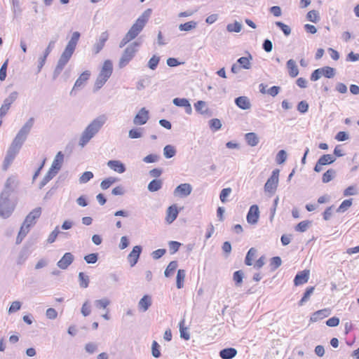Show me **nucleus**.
<instances>
[{
	"mask_svg": "<svg viewBox=\"0 0 359 359\" xmlns=\"http://www.w3.org/2000/svg\"><path fill=\"white\" fill-rule=\"evenodd\" d=\"M80 36L81 34L77 31L72 33V36L68 41L65 50L61 54L57 61V65L54 69L53 79H55L60 74L65 65L71 59L76 50Z\"/></svg>",
	"mask_w": 359,
	"mask_h": 359,
	"instance_id": "nucleus-1",
	"label": "nucleus"
},
{
	"mask_svg": "<svg viewBox=\"0 0 359 359\" xmlns=\"http://www.w3.org/2000/svg\"><path fill=\"white\" fill-rule=\"evenodd\" d=\"M107 116L101 114L93 119L81 133L79 144L84 147L102 129L107 121Z\"/></svg>",
	"mask_w": 359,
	"mask_h": 359,
	"instance_id": "nucleus-2",
	"label": "nucleus"
},
{
	"mask_svg": "<svg viewBox=\"0 0 359 359\" xmlns=\"http://www.w3.org/2000/svg\"><path fill=\"white\" fill-rule=\"evenodd\" d=\"M151 13L150 8L147 9L135 22L131 26L130 29L128 31L126 34L132 39H135L140 33L143 30L147 22H148L149 18Z\"/></svg>",
	"mask_w": 359,
	"mask_h": 359,
	"instance_id": "nucleus-3",
	"label": "nucleus"
},
{
	"mask_svg": "<svg viewBox=\"0 0 359 359\" xmlns=\"http://www.w3.org/2000/svg\"><path fill=\"white\" fill-rule=\"evenodd\" d=\"M8 191H3L0 195V217L8 218L14 211L15 204L10 198Z\"/></svg>",
	"mask_w": 359,
	"mask_h": 359,
	"instance_id": "nucleus-4",
	"label": "nucleus"
},
{
	"mask_svg": "<svg viewBox=\"0 0 359 359\" xmlns=\"http://www.w3.org/2000/svg\"><path fill=\"white\" fill-rule=\"evenodd\" d=\"M113 72V65L111 60H107L104 62L102 69L97 77L95 83L94 90L100 89L109 78L111 76Z\"/></svg>",
	"mask_w": 359,
	"mask_h": 359,
	"instance_id": "nucleus-5",
	"label": "nucleus"
},
{
	"mask_svg": "<svg viewBox=\"0 0 359 359\" xmlns=\"http://www.w3.org/2000/svg\"><path fill=\"white\" fill-rule=\"evenodd\" d=\"M140 46V42L134 41L126 47L119 60L118 66L120 68L126 67L135 57Z\"/></svg>",
	"mask_w": 359,
	"mask_h": 359,
	"instance_id": "nucleus-6",
	"label": "nucleus"
},
{
	"mask_svg": "<svg viewBox=\"0 0 359 359\" xmlns=\"http://www.w3.org/2000/svg\"><path fill=\"white\" fill-rule=\"evenodd\" d=\"M279 180V170L276 169L272 172L271 177L266 181L264 185V189L266 192L274 193L277 189Z\"/></svg>",
	"mask_w": 359,
	"mask_h": 359,
	"instance_id": "nucleus-7",
	"label": "nucleus"
},
{
	"mask_svg": "<svg viewBox=\"0 0 359 359\" xmlns=\"http://www.w3.org/2000/svg\"><path fill=\"white\" fill-rule=\"evenodd\" d=\"M257 250L251 248L248 250V266H252L254 268L260 269L265 262L264 256L257 259Z\"/></svg>",
	"mask_w": 359,
	"mask_h": 359,
	"instance_id": "nucleus-8",
	"label": "nucleus"
},
{
	"mask_svg": "<svg viewBox=\"0 0 359 359\" xmlns=\"http://www.w3.org/2000/svg\"><path fill=\"white\" fill-rule=\"evenodd\" d=\"M149 119V111L145 107L141 108L133 118V123L136 126H142Z\"/></svg>",
	"mask_w": 359,
	"mask_h": 359,
	"instance_id": "nucleus-9",
	"label": "nucleus"
},
{
	"mask_svg": "<svg viewBox=\"0 0 359 359\" xmlns=\"http://www.w3.org/2000/svg\"><path fill=\"white\" fill-rule=\"evenodd\" d=\"M109 34L107 31H104L100 34L93 46V52L94 54H98L103 49L106 41L109 39Z\"/></svg>",
	"mask_w": 359,
	"mask_h": 359,
	"instance_id": "nucleus-10",
	"label": "nucleus"
},
{
	"mask_svg": "<svg viewBox=\"0 0 359 359\" xmlns=\"http://www.w3.org/2000/svg\"><path fill=\"white\" fill-rule=\"evenodd\" d=\"M19 151L20 149L15 148V147L11 144L4 160L3 168L4 170H7V168L10 166L16 155L18 154Z\"/></svg>",
	"mask_w": 359,
	"mask_h": 359,
	"instance_id": "nucleus-11",
	"label": "nucleus"
},
{
	"mask_svg": "<svg viewBox=\"0 0 359 359\" xmlns=\"http://www.w3.org/2000/svg\"><path fill=\"white\" fill-rule=\"evenodd\" d=\"M245 69H247V57H240L231 67V72L238 74L239 77H241L242 73L245 74Z\"/></svg>",
	"mask_w": 359,
	"mask_h": 359,
	"instance_id": "nucleus-12",
	"label": "nucleus"
},
{
	"mask_svg": "<svg viewBox=\"0 0 359 359\" xmlns=\"http://www.w3.org/2000/svg\"><path fill=\"white\" fill-rule=\"evenodd\" d=\"M192 191V187L190 184L184 183L178 185L174 190V195L180 198L187 197Z\"/></svg>",
	"mask_w": 359,
	"mask_h": 359,
	"instance_id": "nucleus-13",
	"label": "nucleus"
},
{
	"mask_svg": "<svg viewBox=\"0 0 359 359\" xmlns=\"http://www.w3.org/2000/svg\"><path fill=\"white\" fill-rule=\"evenodd\" d=\"M335 161V158L331 154H324L318 161L315 165L314 170L319 172L322 170V166L330 165Z\"/></svg>",
	"mask_w": 359,
	"mask_h": 359,
	"instance_id": "nucleus-14",
	"label": "nucleus"
},
{
	"mask_svg": "<svg viewBox=\"0 0 359 359\" xmlns=\"http://www.w3.org/2000/svg\"><path fill=\"white\" fill-rule=\"evenodd\" d=\"M142 250V248L140 245H135L128 255L127 259L131 267L134 266L137 263Z\"/></svg>",
	"mask_w": 359,
	"mask_h": 359,
	"instance_id": "nucleus-15",
	"label": "nucleus"
},
{
	"mask_svg": "<svg viewBox=\"0 0 359 359\" xmlns=\"http://www.w3.org/2000/svg\"><path fill=\"white\" fill-rule=\"evenodd\" d=\"M90 73L89 71L83 72L79 77L76 79L72 90L70 92V95H72L75 90L84 86L86 81L89 79Z\"/></svg>",
	"mask_w": 359,
	"mask_h": 359,
	"instance_id": "nucleus-16",
	"label": "nucleus"
},
{
	"mask_svg": "<svg viewBox=\"0 0 359 359\" xmlns=\"http://www.w3.org/2000/svg\"><path fill=\"white\" fill-rule=\"evenodd\" d=\"M309 276L310 271L309 269H305L297 273L294 279V285L299 286L306 283L309 279Z\"/></svg>",
	"mask_w": 359,
	"mask_h": 359,
	"instance_id": "nucleus-17",
	"label": "nucleus"
},
{
	"mask_svg": "<svg viewBox=\"0 0 359 359\" xmlns=\"http://www.w3.org/2000/svg\"><path fill=\"white\" fill-rule=\"evenodd\" d=\"M74 261V255L71 252H66L57 262V266L61 269H67Z\"/></svg>",
	"mask_w": 359,
	"mask_h": 359,
	"instance_id": "nucleus-18",
	"label": "nucleus"
},
{
	"mask_svg": "<svg viewBox=\"0 0 359 359\" xmlns=\"http://www.w3.org/2000/svg\"><path fill=\"white\" fill-rule=\"evenodd\" d=\"M41 214V208L39 207L36 208L27 215L24 222H25L27 226H32L36 223V219L40 217Z\"/></svg>",
	"mask_w": 359,
	"mask_h": 359,
	"instance_id": "nucleus-19",
	"label": "nucleus"
},
{
	"mask_svg": "<svg viewBox=\"0 0 359 359\" xmlns=\"http://www.w3.org/2000/svg\"><path fill=\"white\" fill-rule=\"evenodd\" d=\"M259 218V209L257 205H252L248 210V223L255 224Z\"/></svg>",
	"mask_w": 359,
	"mask_h": 359,
	"instance_id": "nucleus-20",
	"label": "nucleus"
},
{
	"mask_svg": "<svg viewBox=\"0 0 359 359\" xmlns=\"http://www.w3.org/2000/svg\"><path fill=\"white\" fill-rule=\"evenodd\" d=\"M172 103L175 106L184 107L185 109V112L187 114H191L192 113V108L191 104L187 99L176 97L173 99Z\"/></svg>",
	"mask_w": 359,
	"mask_h": 359,
	"instance_id": "nucleus-21",
	"label": "nucleus"
},
{
	"mask_svg": "<svg viewBox=\"0 0 359 359\" xmlns=\"http://www.w3.org/2000/svg\"><path fill=\"white\" fill-rule=\"evenodd\" d=\"M64 161V154L62 151L57 152L55 158L52 163L51 167L50 169L55 172H58L60 168H62V163Z\"/></svg>",
	"mask_w": 359,
	"mask_h": 359,
	"instance_id": "nucleus-22",
	"label": "nucleus"
},
{
	"mask_svg": "<svg viewBox=\"0 0 359 359\" xmlns=\"http://www.w3.org/2000/svg\"><path fill=\"white\" fill-rule=\"evenodd\" d=\"M331 313L330 309L326 308L323 309L318 310L316 312H314L310 320L311 322H317L320 320H322L327 316H329Z\"/></svg>",
	"mask_w": 359,
	"mask_h": 359,
	"instance_id": "nucleus-23",
	"label": "nucleus"
},
{
	"mask_svg": "<svg viewBox=\"0 0 359 359\" xmlns=\"http://www.w3.org/2000/svg\"><path fill=\"white\" fill-rule=\"evenodd\" d=\"M107 166L118 173H123L126 170L125 165L118 160L109 161Z\"/></svg>",
	"mask_w": 359,
	"mask_h": 359,
	"instance_id": "nucleus-24",
	"label": "nucleus"
},
{
	"mask_svg": "<svg viewBox=\"0 0 359 359\" xmlns=\"http://www.w3.org/2000/svg\"><path fill=\"white\" fill-rule=\"evenodd\" d=\"M178 210L175 205L170 206L166 211L165 220L168 224L172 223L178 215Z\"/></svg>",
	"mask_w": 359,
	"mask_h": 359,
	"instance_id": "nucleus-25",
	"label": "nucleus"
},
{
	"mask_svg": "<svg viewBox=\"0 0 359 359\" xmlns=\"http://www.w3.org/2000/svg\"><path fill=\"white\" fill-rule=\"evenodd\" d=\"M151 297L149 295H144L138 302V309L140 311L145 312L151 306Z\"/></svg>",
	"mask_w": 359,
	"mask_h": 359,
	"instance_id": "nucleus-26",
	"label": "nucleus"
},
{
	"mask_svg": "<svg viewBox=\"0 0 359 359\" xmlns=\"http://www.w3.org/2000/svg\"><path fill=\"white\" fill-rule=\"evenodd\" d=\"M27 135H25L24 133H21V132L18 131L15 137L13 140L11 145L15 147V148H18L20 149L23 143L27 140Z\"/></svg>",
	"mask_w": 359,
	"mask_h": 359,
	"instance_id": "nucleus-27",
	"label": "nucleus"
},
{
	"mask_svg": "<svg viewBox=\"0 0 359 359\" xmlns=\"http://www.w3.org/2000/svg\"><path fill=\"white\" fill-rule=\"evenodd\" d=\"M236 353L237 351L234 348H226L219 351V356L222 359H232Z\"/></svg>",
	"mask_w": 359,
	"mask_h": 359,
	"instance_id": "nucleus-28",
	"label": "nucleus"
},
{
	"mask_svg": "<svg viewBox=\"0 0 359 359\" xmlns=\"http://www.w3.org/2000/svg\"><path fill=\"white\" fill-rule=\"evenodd\" d=\"M287 67L288 69V73L291 77L294 78L298 75L299 69L294 60H289L287 62Z\"/></svg>",
	"mask_w": 359,
	"mask_h": 359,
	"instance_id": "nucleus-29",
	"label": "nucleus"
},
{
	"mask_svg": "<svg viewBox=\"0 0 359 359\" xmlns=\"http://www.w3.org/2000/svg\"><path fill=\"white\" fill-rule=\"evenodd\" d=\"M30 252L27 248H23L20 252L18 259H17V264L22 265L25 263L27 259L29 257Z\"/></svg>",
	"mask_w": 359,
	"mask_h": 359,
	"instance_id": "nucleus-30",
	"label": "nucleus"
},
{
	"mask_svg": "<svg viewBox=\"0 0 359 359\" xmlns=\"http://www.w3.org/2000/svg\"><path fill=\"white\" fill-rule=\"evenodd\" d=\"M186 276V271L184 269H179L177 273L176 285L178 289L184 287V281Z\"/></svg>",
	"mask_w": 359,
	"mask_h": 359,
	"instance_id": "nucleus-31",
	"label": "nucleus"
},
{
	"mask_svg": "<svg viewBox=\"0 0 359 359\" xmlns=\"http://www.w3.org/2000/svg\"><path fill=\"white\" fill-rule=\"evenodd\" d=\"M163 185L162 180H153L148 184V190L151 192L157 191L161 189Z\"/></svg>",
	"mask_w": 359,
	"mask_h": 359,
	"instance_id": "nucleus-32",
	"label": "nucleus"
},
{
	"mask_svg": "<svg viewBox=\"0 0 359 359\" xmlns=\"http://www.w3.org/2000/svg\"><path fill=\"white\" fill-rule=\"evenodd\" d=\"M57 173L49 169L46 175L39 184V188L42 189L49 181H50Z\"/></svg>",
	"mask_w": 359,
	"mask_h": 359,
	"instance_id": "nucleus-33",
	"label": "nucleus"
},
{
	"mask_svg": "<svg viewBox=\"0 0 359 359\" xmlns=\"http://www.w3.org/2000/svg\"><path fill=\"white\" fill-rule=\"evenodd\" d=\"M34 122V118H29V120L23 125V126L20 128L19 131L21 132V133H24L28 135L31 131L32 128L33 127Z\"/></svg>",
	"mask_w": 359,
	"mask_h": 359,
	"instance_id": "nucleus-34",
	"label": "nucleus"
},
{
	"mask_svg": "<svg viewBox=\"0 0 359 359\" xmlns=\"http://www.w3.org/2000/svg\"><path fill=\"white\" fill-rule=\"evenodd\" d=\"M177 265L178 264L177 261L170 262L164 271L165 276H171L174 273L176 269L177 268Z\"/></svg>",
	"mask_w": 359,
	"mask_h": 359,
	"instance_id": "nucleus-35",
	"label": "nucleus"
},
{
	"mask_svg": "<svg viewBox=\"0 0 359 359\" xmlns=\"http://www.w3.org/2000/svg\"><path fill=\"white\" fill-rule=\"evenodd\" d=\"M118 178L114 177H109L102 180L100 184V187L103 190H106L110 187L111 185L118 181Z\"/></svg>",
	"mask_w": 359,
	"mask_h": 359,
	"instance_id": "nucleus-36",
	"label": "nucleus"
},
{
	"mask_svg": "<svg viewBox=\"0 0 359 359\" xmlns=\"http://www.w3.org/2000/svg\"><path fill=\"white\" fill-rule=\"evenodd\" d=\"M315 290L314 287H309L306 288L302 298L299 302V306H302L310 299L311 295L313 294Z\"/></svg>",
	"mask_w": 359,
	"mask_h": 359,
	"instance_id": "nucleus-37",
	"label": "nucleus"
},
{
	"mask_svg": "<svg viewBox=\"0 0 359 359\" xmlns=\"http://www.w3.org/2000/svg\"><path fill=\"white\" fill-rule=\"evenodd\" d=\"M175 154L176 149L172 145L168 144L163 148V155L166 158H170Z\"/></svg>",
	"mask_w": 359,
	"mask_h": 359,
	"instance_id": "nucleus-38",
	"label": "nucleus"
},
{
	"mask_svg": "<svg viewBox=\"0 0 359 359\" xmlns=\"http://www.w3.org/2000/svg\"><path fill=\"white\" fill-rule=\"evenodd\" d=\"M197 22L195 21H189L184 24H180L179 25V29L180 31H186L189 32L191 31L193 29H195L196 27Z\"/></svg>",
	"mask_w": 359,
	"mask_h": 359,
	"instance_id": "nucleus-39",
	"label": "nucleus"
},
{
	"mask_svg": "<svg viewBox=\"0 0 359 359\" xmlns=\"http://www.w3.org/2000/svg\"><path fill=\"white\" fill-rule=\"evenodd\" d=\"M12 4V11L15 16L19 15L22 13L21 4L20 0H10Z\"/></svg>",
	"mask_w": 359,
	"mask_h": 359,
	"instance_id": "nucleus-40",
	"label": "nucleus"
},
{
	"mask_svg": "<svg viewBox=\"0 0 359 359\" xmlns=\"http://www.w3.org/2000/svg\"><path fill=\"white\" fill-rule=\"evenodd\" d=\"M184 320H182L179 324L180 337H181V338H183L185 340H189L190 339V335L188 332L187 327H185L184 326Z\"/></svg>",
	"mask_w": 359,
	"mask_h": 359,
	"instance_id": "nucleus-41",
	"label": "nucleus"
},
{
	"mask_svg": "<svg viewBox=\"0 0 359 359\" xmlns=\"http://www.w3.org/2000/svg\"><path fill=\"white\" fill-rule=\"evenodd\" d=\"M306 19L312 22L316 23L320 20V15L318 11L312 10L308 12Z\"/></svg>",
	"mask_w": 359,
	"mask_h": 359,
	"instance_id": "nucleus-42",
	"label": "nucleus"
},
{
	"mask_svg": "<svg viewBox=\"0 0 359 359\" xmlns=\"http://www.w3.org/2000/svg\"><path fill=\"white\" fill-rule=\"evenodd\" d=\"M194 107L196 111L201 113V114H205L208 112V109L206 108L205 102L199 100L194 104Z\"/></svg>",
	"mask_w": 359,
	"mask_h": 359,
	"instance_id": "nucleus-43",
	"label": "nucleus"
},
{
	"mask_svg": "<svg viewBox=\"0 0 359 359\" xmlns=\"http://www.w3.org/2000/svg\"><path fill=\"white\" fill-rule=\"evenodd\" d=\"M160 56L154 55L149 60L147 66L151 70H155L160 62Z\"/></svg>",
	"mask_w": 359,
	"mask_h": 359,
	"instance_id": "nucleus-44",
	"label": "nucleus"
},
{
	"mask_svg": "<svg viewBox=\"0 0 359 359\" xmlns=\"http://www.w3.org/2000/svg\"><path fill=\"white\" fill-rule=\"evenodd\" d=\"M79 285L82 288H86L89 285V277L85 275L84 273L80 272L79 273Z\"/></svg>",
	"mask_w": 359,
	"mask_h": 359,
	"instance_id": "nucleus-45",
	"label": "nucleus"
},
{
	"mask_svg": "<svg viewBox=\"0 0 359 359\" xmlns=\"http://www.w3.org/2000/svg\"><path fill=\"white\" fill-rule=\"evenodd\" d=\"M110 304V301L107 298L97 299L94 302V305L97 309H106Z\"/></svg>",
	"mask_w": 359,
	"mask_h": 359,
	"instance_id": "nucleus-46",
	"label": "nucleus"
},
{
	"mask_svg": "<svg viewBox=\"0 0 359 359\" xmlns=\"http://www.w3.org/2000/svg\"><path fill=\"white\" fill-rule=\"evenodd\" d=\"M320 71L322 72V76L328 79L332 78L335 75L334 69L328 66L320 68Z\"/></svg>",
	"mask_w": 359,
	"mask_h": 359,
	"instance_id": "nucleus-47",
	"label": "nucleus"
},
{
	"mask_svg": "<svg viewBox=\"0 0 359 359\" xmlns=\"http://www.w3.org/2000/svg\"><path fill=\"white\" fill-rule=\"evenodd\" d=\"M59 234L66 235L67 233L60 232L59 230V227L56 226L55 229L49 234L48 238L47 239V242L48 243H53L55 242Z\"/></svg>",
	"mask_w": 359,
	"mask_h": 359,
	"instance_id": "nucleus-48",
	"label": "nucleus"
},
{
	"mask_svg": "<svg viewBox=\"0 0 359 359\" xmlns=\"http://www.w3.org/2000/svg\"><path fill=\"white\" fill-rule=\"evenodd\" d=\"M244 273L242 271H236L233 273V279L235 282L236 286H241L243 283Z\"/></svg>",
	"mask_w": 359,
	"mask_h": 359,
	"instance_id": "nucleus-49",
	"label": "nucleus"
},
{
	"mask_svg": "<svg viewBox=\"0 0 359 359\" xmlns=\"http://www.w3.org/2000/svg\"><path fill=\"white\" fill-rule=\"evenodd\" d=\"M242 29V25L238 22L227 25L226 29L229 32H240Z\"/></svg>",
	"mask_w": 359,
	"mask_h": 359,
	"instance_id": "nucleus-50",
	"label": "nucleus"
},
{
	"mask_svg": "<svg viewBox=\"0 0 359 359\" xmlns=\"http://www.w3.org/2000/svg\"><path fill=\"white\" fill-rule=\"evenodd\" d=\"M352 203H353V199L352 198L344 200L341 203L339 207L338 208L337 212H345L346 210H347L352 205Z\"/></svg>",
	"mask_w": 359,
	"mask_h": 359,
	"instance_id": "nucleus-51",
	"label": "nucleus"
},
{
	"mask_svg": "<svg viewBox=\"0 0 359 359\" xmlns=\"http://www.w3.org/2000/svg\"><path fill=\"white\" fill-rule=\"evenodd\" d=\"M335 171L333 169L327 170L323 175L322 180L324 183L330 182L334 177Z\"/></svg>",
	"mask_w": 359,
	"mask_h": 359,
	"instance_id": "nucleus-52",
	"label": "nucleus"
},
{
	"mask_svg": "<svg viewBox=\"0 0 359 359\" xmlns=\"http://www.w3.org/2000/svg\"><path fill=\"white\" fill-rule=\"evenodd\" d=\"M236 104L243 109H247V97L241 96L235 100Z\"/></svg>",
	"mask_w": 359,
	"mask_h": 359,
	"instance_id": "nucleus-53",
	"label": "nucleus"
},
{
	"mask_svg": "<svg viewBox=\"0 0 359 359\" xmlns=\"http://www.w3.org/2000/svg\"><path fill=\"white\" fill-rule=\"evenodd\" d=\"M93 173L90 171L84 172L79 177V182L81 184H85L90 181L93 177Z\"/></svg>",
	"mask_w": 359,
	"mask_h": 359,
	"instance_id": "nucleus-54",
	"label": "nucleus"
},
{
	"mask_svg": "<svg viewBox=\"0 0 359 359\" xmlns=\"http://www.w3.org/2000/svg\"><path fill=\"white\" fill-rule=\"evenodd\" d=\"M142 129L141 128L131 129L128 132V137L130 139H137L140 138L142 136V133L141 132Z\"/></svg>",
	"mask_w": 359,
	"mask_h": 359,
	"instance_id": "nucleus-55",
	"label": "nucleus"
},
{
	"mask_svg": "<svg viewBox=\"0 0 359 359\" xmlns=\"http://www.w3.org/2000/svg\"><path fill=\"white\" fill-rule=\"evenodd\" d=\"M15 183V179L13 177H9L6 180L5 188L3 191H8L9 193V196L11 195L12 192L13 191V184Z\"/></svg>",
	"mask_w": 359,
	"mask_h": 359,
	"instance_id": "nucleus-56",
	"label": "nucleus"
},
{
	"mask_svg": "<svg viewBox=\"0 0 359 359\" xmlns=\"http://www.w3.org/2000/svg\"><path fill=\"white\" fill-rule=\"evenodd\" d=\"M81 312L82 315L85 317H86L90 314L91 309H90V302L88 300L86 301L83 304L81 309Z\"/></svg>",
	"mask_w": 359,
	"mask_h": 359,
	"instance_id": "nucleus-57",
	"label": "nucleus"
},
{
	"mask_svg": "<svg viewBox=\"0 0 359 359\" xmlns=\"http://www.w3.org/2000/svg\"><path fill=\"white\" fill-rule=\"evenodd\" d=\"M159 348V344L156 341H154L151 345V353L152 355L156 358H158L161 356V352Z\"/></svg>",
	"mask_w": 359,
	"mask_h": 359,
	"instance_id": "nucleus-58",
	"label": "nucleus"
},
{
	"mask_svg": "<svg viewBox=\"0 0 359 359\" xmlns=\"http://www.w3.org/2000/svg\"><path fill=\"white\" fill-rule=\"evenodd\" d=\"M259 142L257 135L254 133H248V144L250 146H256Z\"/></svg>",
	"mask_w": 359,
	"mask_h": 359,
	"instance_id": "nucleus-59",
	"label": "nucleus"
},
{
	"mask_svg": "<svg viewBox=\"0 0 359 359\" xmlns=\"http://www.w3.org/2000/svg\"><path fill=\"white\" fill-rule=\"evenodd\" d=\"M276 25L277 27H278L282 30V32L284 33V34L285 36H288L290 34L291 29L288 25L281 22H276Z\"/></svg>",
	"mask_w": 359,
	"mask_h": 359,
	"instance_id": "nucleus-60",
	"label": "nucleus"
},
{
	"mask_svg": "<svg viewBox=\"0 0 359 359\" xmlns=\"http://www.w3.org/2000/svg\"><path fill=\"white\" fill-rule=\"evenodd\" d=\"M98 259V254L97 253H91L84 257V260L88 264H95L97 262Z\"/></svg>",
	"mask_w": 359,
	"mask_h": 359,
	"instance_id": "nucleus-61",
	"label": "nucleus"
},
{
	"mask_svg": "<svg viewBox=\"0 0 359 359\" xmlns=\"http://www.w3.org/2000/svg\"><path fill=\"white\" fill-rule=\"evenodd\" d=\"M209 126L211 129L217 130L221 128L222 123L218 118H212L209 121Z\"/></svg>",
	"mask_w": 359,
	"mask_h": 359,
	"instance_id": "nucleus-62",
	"label": "nucleus"
},
{
	"mask_svg": "<svg viewBox=\"0 0 359 359\" xmlns=\"http://www.w3.org/2000/svg\"><path fill=\"white\" fill-rule=\"evenodd\" d=\"M309 223V221H302L295 226V230L299 232H304L308 229Z\"/></svg>",
	"mask_w": 359,
	"mask_h": 359,
	"instance_id": "nucleus-63",
	"label": "nucleus"
},
{
	"mask_svg": "<svg viewBox=\"0 0 359 359\" xmlns=\"http://www.w3.org/2000/svg\"><path fill=\"white\" fill-rule=\"evenodd\" d=\"M46 316L48 319L54 320L57 317V312L55 309L49 308L46 311Z\"/></svg>",
	"mask_w": 359,
	"mask_h": 359,
	"instance_id": "nucleus-64",
	"label": "nucleus"
}]
</instances>
